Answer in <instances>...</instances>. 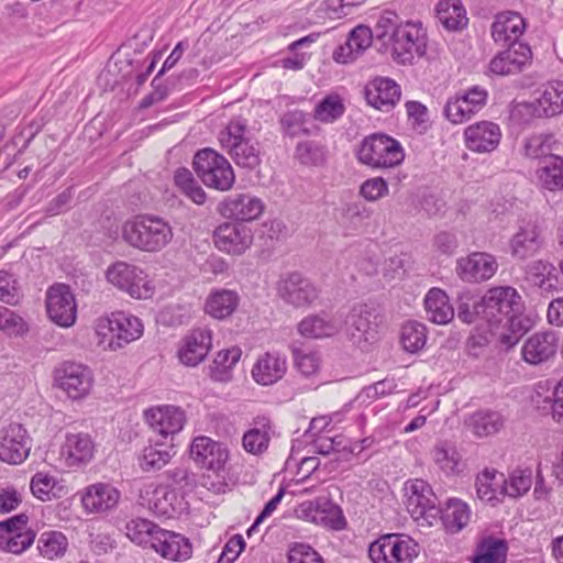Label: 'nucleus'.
<instances>
[{
    "label": "nucleus",
    "mask_w": 563,
    "mask_h": 563,
    "mask_svg": "<svg viewBox=\"0 0 563 563\" xmlns=\"http://www.w3.org/2000/svg\"><path fill=\"white\" fill-rule=\"evenodd\" d=\"M477 495L482 500L500 501L504 497V474L495 470H484L476 478Z\"/></svg>",
    "instance_id": "nucleus-43"
},
{
    "label": "nucleus",
    "mask_w": 563,
    "mask_h": 563,
    "mask_svg": "<svg viewBox=\"0 0 563 563\" xmlns=\"http://www.w3.org/2000/svg\"><path fill=\"white\" fill-rule=\"evenodd\" d=\"M240 297L231 289H213L206 299L205 311L214 319L223 320L238 308Z\"/></svg>",
    "instance_id": "nucleus-35"
},
{
    "label": "nucleus",
    "mask_w": 563,
    "mask_h": 563,
    "mask_svg": "<svg viewBox=\"0 0 563 563\" xmlns=\"http://www.w3.org/2000/svg\"><path fill=\"white\" fill-rule=\"evenodd\" d=\"M526 30L525 19L517 12L507 11L496 15L492 24V37L496 43H516Z\"/></svg>",
    "instance_id": "nucleus-32"
},
{
    "label": "nucleus",
    "mask_w": 563,
    "mask_h": 563,
    "mask_svg": "<svg viewBox=\"0 0 563 563\" xmlns=\"http://www.w3.org/2000/svg\"><path fill=\"white\" fill-rule=\"evenodd\" d=\"M287 372V358L273 351L261 354L251 371L252 378L261 386H271L279 382Z\"/></svg>",
    "instance_id": "nucleus-27"
},
{
    "label": "nucleus",
    "mask_w": 563,
    "mask_h": 563,
    "mask_svg": "<svg viewBox=\"0 0 563 563\" xmlns=\"http://www.w3.org/2000/svg\"><path fill=\"white\" fill-rule=\"evenodd\" d=\"M144 419L150 428L163 438L174 437L183 430L186 423L185 411L172 405L146 409Z\"/></svg>",
    "instance_id": "nucleus-20"
},
{
    "label": "nucleus",
    "mask_w": 563,
    "mask_h": 563,
    "mask_svg": "<svg viewBox=\"0 0 563 563\" xmlns=\"http://www.w3.org/2000/svg\"><path fill=\"white\" fill-rule=\"evenodd\" d=\"M420 552L419 544L407 534L387 533L368 547L373 563H413Z\"/></svg>",
    "instance_id": "nucleus-8"
},
{
    "label": "nucleus",
    "mask_w": 563,
    "mask_h": 563,
    "mask_svg": "<svg viewBox=\"0 0 563 563\" xmlns=\"http://www.w3.org/2000/svg\"><path fill=\"white\" fill-rule=\"evenodd\" d=\"M439 518L448 533L455 534L467 527L472 518L470 506L459 498L446 500L443 509H440Z\"/></svg>",
    "instance_id": "nucleus-34"
},
{
    "label": "nucleus",
    "mask_w": 563,
    "mask_h": 563,
    "mask_svg": "<svg viewBox=\"0 0 563 563\" xmlns=\"http://www.w3.org/2000/svg\"><path fill=\"white\" fill-rule=\"evenodd\" d=\"M54 382L68 398L80 400L90 394L95 377L91 368L87 365L76 362H64L55 369Z\"/></svg>",
    "instance_id": "nucleus-13"
},
{
    "label": "nucleus",
    "mask_w": 563,
    "mask_h": 563,
    "mask_svg": "<svg viewBox=\"0 0 563 563\" xmlns=\"http://www.w3.org/2000/svg\"><path fill=\"white\" fill-rule=\"evenodd\" d=\"M378 51L398 65H412L427 53V31L420 21L404 20L395 11L385 10L376 20Z\"/></svg>",
    "instance_id": "nucleus-1"
},
{
    "label": "nucleus",
    "mask_w": 563,
    "mask_h": 563,
    "mask_svg": "<svg viewBox=\"0 0 563 563\" xmlns=\"http://www.w3.org/2000/svg\"><path fill=\"white\" fill-rule=\"evenodd\" d=\"M539 178L549 190L563 189V158L551 156L540 168Z\"/></svg>",
    "instance_id": "nucleus-52"
},
{
    "label": "nucleus",
    "mask_w": 563,
    "mask_h": 563,
    "mask_svg": "<svg viewBox=\"0 0 563 563\" xmlns=\"http://www.w3.org/2000/svg\"><path fill=\"white\" fill-rule=\"evenodd\" d=\"M194 168L202 183L218 190H229L235 180L229 161L212 148H203L194 157Z\"/></svg>",
    "instance_id": "nucleus-9"
},
{
    "label": "nucleus",
    "mask_w": 563,
    "mask_h": 563,
    "mask_svg": "<svg viewBox=\"0 0 563 563\" xmlns=\"http://www.w3.org/2000/svg\"><path fill=\"white\" fill-rule=\"evenodd\" d=\"M176 186L195 203L202 205L206 200L203 189L195 180L191 172L187 168H178L174 175Z\"/></svg>",
    "instance_id": "nucleus-53"
},
{
    "label": "nucleus",
    "mask_w": 563,
    "mask_h": 563,
    "mask_svg": "<svg viewBox=\"0 0 563 563\" xmlns=\"http://www.w3.org/2000/svg\"><path fill=\"white\" fill-rule=\"evenodd\" d=\"M95 452V444L87 433H67L60 446V460L67 467H80L88 464Z\"/></svg>",
    "instance_id": "nucleus-28"
},
{
    "label": "nucleus",
    "mask_w": 563,
    "mask_h": 563,
    "mask_svg": "<svg viewBox=\"0 0 563 563\" xmlns=\"http://www.w3.org/2000/svg\"><path fill=\"white\" fill-rule=\"evenodd\" d=\"M531 485L532 472L530 470H516L508 478L504 476V494L511 498L523 496Z\"/></svg>",
    "instance_id": "nucleus-54"
},
{
    "label": "nucleus",
    "mask_w": 563,
    "mask_h": 563,
    "mask_svg": "<svg viewBox=\"0 0 563 563\" xmlns=\"http://www.w3.org/2000/svg\"><path fill=\"white\" fill-rule=\"evenodd\" d=\"M30 488L33 496L42 501L60 498L66 494L63 483L46 472L35 473L31 478Z\"/></svg>",
    "instance_id": "nucleus-42"
},
{
    "label": "nucleus",
    "mask_w": 563,
    "mask_h": 563,
    "mask_svg": "<svg viewBox=\"0 0 563 563\" xmlns=\"http://www.w3.org/2000/svg\"><path fill=\"white\" fill-rule=\"evenodd\" d=\"M173 455L172 448L164 446L158 442H150L139 454L137 463L143 472H155L167 465Z\"/></svg>",
    "instance_id": "nucleus-44"
},
{
    "label": "nucleus",
    "mask_w": 563,
    "mask_h": 563,
    "mask_svg": "<svg viewBox=\"0 0 563 563\" xmlns=\"http://www.w3.org/2000/svg\"><path fill=\"white\" fill-rule=\"evenodd\" d=\"M501 139L499 125L493 121H478L464 130L465 146L474 153H490Z\"/></svg>",
    "instance_id": "nucleus-21"
},
{
    "label": "nucleus",
    "mask_w": 563,
    "mask_h": 563,
    "mask_svg": "<svg viewBox=\"0 0 563 563\" xmlns=\"http://www.w3.org/2000/svg\"><path fill=\"white\" fill-rule=\"evenodd\" d=\"M542 246L541 228L537 221L522 220L509 241L510 254L517 260L533 256Z\"/></svg>",
    "instance_id": "nucleus-25"
},
{
    "label": "nucleus",
    "mask_w": 563,
    "mask_h": 563,
    "mask_svg": "<svg viewBox=\"0 0 563 563\" xmlns=\"http://www.w3.org/2000/svg\"><path fill=\"white\" fill-rule=\"evenodd\" d=\"M36 533L32 529L24 531L11 530V533H0V551L12 554H22L34 543Z\"/></svg>",
    "instance_id": "nucleus-49"
},
{
    "label": "nucleus",
    "mask_w": 563,
    "mask_h": 563,
    "mask_svg": "<svg viewBox=\"0 0 563 563\" xmlns=\"http://www.w3.org/2000/svg\"><path fill=\"white\" fill-rule=\"evenodd\" d=\"M345 107L339 96H328L316 108L313 118L323 123H331L344 113Z\"/></svg>",
    "instance_id": "nucleus-56"
},
{
    "label": "nucleus",
    "mask_w": 563,
    "mask_h": 563,
    "mask_svg": "<svg viewBox=\"0 0 563 563\" xmlns=\"http://www.w3.org/2000/svg\"><path fill=\"white\" fill-rule=\"evenodd\" d=\"M152 486L145 489V494H151L148 508L158 517L170 518L176 514L177 494L175 489L167 485H157L152 490Z\"/></svg>",
    "instance_id": "nucleus-39"
},
{
    "label": "nucleus",
    "mask_w": 563,
    "mask_h": 563,
    "mask_svg": "<svg viewBox=\"0 0 563 563\" xmlns=\"http://www.w3.org/2000/svg\"><path fill=\"white\" fill-rule=\"evenodd\" d=\"M432 459L446 475H454L460 472L461 455L454 445L445 441H440L433 446Z\"/></svg>",
    "instance_id": "nucleus-47"
},
{
    "label": "nucleus",
    "mask_w": 563,
    "mask_h": 563,
    "mask_svg": "<svg viewBox=\"0 0 563 563\" xmlns=\"http://www.w3.org/2000/svg\"><path fill=\"white\" fill-rule=\"evenodd\" d=\"M276 295L285 305L300 309L312 306L319 299L320 289L308 277L291 272L277 280Z\"/></svg>",
    "instance_id": "nucleus-11"
},
{
    "label": "nucleus",
    "mask_w": 563,
    "mask_h": 563,
    "mask_svg": "<svg viewBox=\"0 0 563 563\" xmlns=\"http://www.w3.org/2000/svg\"><path fill=\"white\" fill-rule=\"evenodd\" d=\"M498 264L488 253L475 252L457 261V275L465 282L478 283L493 277Z\"/></svg>",
    "instance_id": "nucleus-26"
},
{
    "label": "nucleus",
    "mask_w": 563,
    "mask_h": 563,
    "mask_svg": "<svg viewBox=\"0 0 563 563\" xmlns=\"http://www.w3.org/2000/svg\"><path fill=\"white\" fill-rule=\"evenodd\" d=\"M190 455L201 468L219 474L225 470L230 451L227 444L206 435H199L191 442Z\"/></svg>",
    "instance_id": "nucleus-16"
},
{
    "label": "nucleus",
    "mask_w": 563,
    "mask_h": 563,
    "mask_svg": "<svg viewBox=\"0 0 563 563\" xmlns=\"http://www.w3.org/2000/svg\"><path fill=\"white\" fill-rule=\"evenodd\" d=\"M400 341L407 352L416 353L427 342V328L423 323L408 321L401 327Z\"/></svg>",
    "instance_id": "nucleus-51"
},
{
    "label": "nucleus",
    "mask_w": 563,
    "mask_h": 563,
    "mask_svg": "<svg viewBox=\"0 0 563 563\" xmlns=\"http://www.w3.org/2000/svg\"><path fill=\"white\" fill-rule=\"evenodd\" d=\"M115 343L110 342V351L123 347L125 344L137 340L143 334L142 321L132 314L123 311H115Z\"/></svg>",
    "instance_id": "nucleus-38"
},
{
    "label": "nucleus",
    "mask_w": 563,
    "mask_h": 563,
    "mask_svg": "<svg viewBox=\"0 0 563 563\" xmlns=\"http://www.w3.org/2000/svg\"><path fill=\"white\" fill-rule=\"evenodd\" d=\"M343 328V313L321 311L305 317L297 325L298 333L307 339L331 338Z\"/></svg>",
    "instance_id": "nucleus-23"
},
{
    "label": "nucleus",
    "mask_w": 563,
    "mask_h": 563,
    "mask_svg": "<svg viewBox=\"0 0 563 563\" xmlns=\"http://www.w3.org/2000/svg\"><path fill=\"white\" fill-rule=\"evenodd\" d=\"M0 331L9 336L21 338L29 332V325L15 311L0 306Z\"/></svg>",
    "instance_id": "nucleus-55"
},
{
    "label": "nucleus",
    "mask_w": 563,
    "mask_h": 563,
    "mask_svg": "<svg viewBox=\"0 0 563 563\" xmlns=\"http://www.w3.org/2000/svg\"><path fill=\"white\" fill-rule=\"evenodd\" d=\"M554 271L552 264L547 261L538 260L531 262L526 269L527 278L539 288H547V283L550 282V275Z\"/></svg>",
    "instance_id": "nucleus-60"
},
{
    "label": "nucleus",
    "mask_w": 563,
    "mask_h": 563,
    "mask_svg": "<svg viewBox=\"0 0 563 563\" xmlns=\"http://www.w3.org/2000/svg\"><path fill=\"white\" fill-rule=\"evenodd\" d=\"M353 253H357L356 264L360 269L367 275H373L377 272L379 263L378 246L375 243H367L364 249H355Z\"/></svg>",
    "instance_id": "nucleus-59"
},
{
    "label": "nucleus",
    "mask_w": 563,
    "mask_h": 563,
    "mask_svg": "<svg viewBox=\"0 0 563 563\" xmlns=\"http://www.w3.org/2000/svg\"><path fill=\"white\" fill-rule=\"evenodd\" d=\"M530 57L531 51L526 45H511L490 60L489 70L498 76L518 74L527 66Z\"/></svg>",
    "instance_id": "nucleus-31"
},
{
    "label": "nucleus",
    "mask_w": 563,
    "mask_h": 563,
    "mask_svg": "<svg viewBox=\"0 0 563 563\" xmlns=\"http://www.w3.org/2000/svg\"><path fill=\"white\" fill-rule=\"evenodd\" d=\"M256 220L257 217H250L220 224L214 231L216 246L231 255L245 253L253 243V228L251 224Z\"/></svg>",
    "instance_id": "nucleus-14"
},
{
    "label": "nucleus",
    "mask_w": 563,
    "mask_h": 563,
    "mask_svg": "<svg viewBox=\"0 0 563 563\" xmlns=\"http://www.w3.org/2000/svg\"><path fill=\"white\" fill-rule=\"evenodd\" d=\"M46 311L49 319L59 327L69 328L77 318V306L69 286L55 284L46 291Z\"/></svg>",
    "instance_id": "nucleus-17"
},
{
    "label": "nucleus",
    "mask_w": 563,
    "mask_h": 563,
    "mask_svg": "<svg viewBox=\"0 0 563 563\" xmlns=\"http://www.w3.org/2000/svg\"><path fill=\"white\" fill-rule=\"evenodd\" d=\"M31 439L20 423H11L0 430V460L8 464H21L30 454Z\"/></svg>",
    "instance_id": "nucleus-19"
},
{
    "label": "nucleus",
    "mask_w": 563,
    "mask_h": 563,
    "mask_svg": "<svg viewBox=\"0 0 563 563\" xmlns=\"http://www.w3.org/2000/svg\"><path fill=\"white\" fill-rule=\"evenodd\" d=\"M507 545L503 540L488 538L483 540L475 550L473 563H505Z\"/></svg>",
    "instance_id": "nucleus-48"
},
{
    "label": "nucleus",
    "mask_w": 563,
    "mask_h": 563,
    "mask_svg": "<svg viewBox=\"0 0 563 563\" xmlns=\"http://www.w3.org/2000/svg\"><path fill=\"white\" fill-rule=\"evenodd\" d=\"M540 115L552 118L563 113V81L554 80L543 85L536 100Z\"/></svg>",
    "instance_id": "nucleus-37"
},
{
    "label": "nucleus",
    "mask_w": 563,
    "mask_h": 563,
    "mask_svg": "<svg viewBox=\"0 0 563 563\" xmlns=\"http://www.w3.org/2000/svg\"><path fill=\"white\" fill-rule=\"evenodd\" d=\"M21 299L16 278L7 272L0 271V301L15 306Z\"/></svg>",
    "instance_id": "nucleus-61"
},
{
    "label": "nucleus",
    "mask_w": 563,
    "mask_h": 563,
    "mask_svg": "<svg viewBox=\"0 0 563 563\" xmlns=\"http://www.w3.org/2000/svg\"><path fill=\"white\" fill-rule=\"evenodd\" d=\"M289 563H325L322 556L309 544L294 543L288 550Z\"/></svg>",
    "instance_id": "nucleus-64"
},
{
    "label": "nucleus",
    "mask_w": 563,
    "mask_h": 563,
    "mask_svg": "<svg viewBox=\"0 0 563 563\" xmlns=\"http://www.w3.org/2000/svg\"><path fill=\"white\" fill-rule=\"evenodd\" d=\"M400 86L389 78H375L365 88V98L369 106L380 111H389L400 100Z\"/></svg>",
    "instance_id": "nucleus-29"
},
{
    "label": "nucleus",
    "mask_w": 563,
    "mask_h": 563,
    "mask_svg": "<svg viewBox=\"0 0 563 563\" xmlns=\"http://www.w3.org/2000/svg\"><path fill=\"white\" fill-rule=\"evenodd\" d=\"M225 211H263L264 202L250 194H234L223 202Z\"/></svg>",
    "instance_id": "nucleus-57"
},
{
    "label": "nucleus",
    "mask_w": 563,
    "mask_h": 563,
    "mask_svg": "<svg viewBox=\"0 0 563 563\" xmlns=\"http://www.w3.org/2000/svg\"><path fill=\"white\" fill-rule=\"evenodd\" d=\"M475 309L492 331L497 332L504 344L512 346L518 342L521 335V320L518 316L521 309V297L514 287L490 288L475 303Z\"/></svg>",
    "instance_id": "nucleus-2"
},
{
    "label": "nucleus",
    "mask_w": 563,
    "mask_h": 563,
    "mask_svg": "<svg viewBox=\"0 0 563 563\" xmlns=\"http://www.w3.org/2000/svg\"><path fill=\"white\" fill-rule=\"evenodd\" d=\"M354 7L355 3L347 0H324L318 11L320 18L335 20L349 15Z\"/></svg>",
    "instance_id": "nucleus-62"
},
{
    "label": "nucleus",
    "mask_w": 563,
    "mask_h": 563,
    "mask_svg": "<svg viewBox=\"0 0 563 563\" xmlns=\"http://www.w3.org/2000/svg\"><path fill=\"white\" fill-rule=\"evenodd\" d=\"M487 98L488 92L479 86L456 92L448 98L443 115L453 124H462L485 107Z\"/></svg>",
    "instance_id": "nucleus-15"
},
{
    "label": "nucleus",
    "mask_w": 563,
    "mask_h": 563,
    "mask_svg": "<svg viewBox=\"0 0 563 563\" xmlns=\"http://www.w3.org/2000/svg\"><path fill=\"white\" fill-rule=\"evenodd\" d=\"M466 426L478 438L489 437L504 427V418L496 411H477L468 418Z\"/></svg>",
    "instance_id": "nucleus-46"
},
{
    "label": "nucleus",
    "mask_w": 563,
    "mask_h": 563,
    "mask_svg": "<svg viewBox=\"0 0 563 563\" xmlns=\"http://www.w3.org/2000/svg\"><path fill=\"white\" fill-rule=\"evenodd\" d=\"M428 320L437 324H448L454 318V309L448 295L440 288H431L424 297Z\"/></svg>",
    "instance_id": "nucleus-36"
},
{
    "label": "nucleus",
    "mask_w": 563,
    "mask_h": 563,
    "mask_svg": "<svg viewBox=\"0 0 563 563\" xmlns=\"http://www.w3.org/2000/svg\"><path fill=\"white\" fill-rule=\"evenodd\" d=\"M296 518L329 527L333 530H341L345 526V519L335 505L325 499L307 500L295 508Z\"/></svg>",
    "instance_id": "nucleus-18"
},
{
    "label": "nucleus",
    "mask_w": 563,
    "mask_h": 563,
    "mask_svg": "<svg viewBox=\"0 0 563 563\" xmlns=\"http://www.w3.org/2000/svg\"><path fill=\"white\" fill-rule=\"evenodd\" d=\"M125 534L132 542L154 550L165 560L183 562L192 554V545L188 538L163 529L147 519L130 520L125 526Z\"/></svg>",
    "instance_id": "nucleus-3"
},
{
    "label": "nucleus",
    "mask_w": 563,
    "mask_h": 563,
    "mask_svg": "<svg viewBox=\"0 0 563 563\" xmlns=\"http://www.w3.org/2000/svg\"><path fill=\"white\" fill-rule=\"evenodd\" d=\"M122 236L135 249L144 252H158L172 241L173 230L163 218L152 213H142L123 224Z\"/></svg>",
    "instance_id": "nucleus-4"
},
{
    "label": "nucleus",
    "mask_w": 563,
    "mask_h": 563,
    "mask_svg": "<svg viewBox=\"0 0 563 563\" xmlns=\"http://www.w3.org/2000/svg\"><path fill=\"white\" fill-rule=\"evenodd\" d=\"M406 507L412 519L422 527H432L439 519L438 498L423 479L415 478L405 485Z\"/></svg>",
    "instance_id": "nucleus-10"
},
{
    "label": "nucleus",
    "mask_w": 563,
    "mask_h": 563,
    "mask_svg": "<svg viewBox=\"0 0 563 563\" xmlns=\"http://www.w3.org/2000/svg\"><path fill=\"white\" fill-rule=\"evenodd\" d=\"M68 545V539L62 531L47 530L40 534L36 549L41 558L55 561L66 554Z\"/></svg>",
    "instance_id": "nucleus-40"
},
{
    "label": "nucleus",
    "mask_w": 563,
    "mask_h": 563,
    "mask_svg": "<svg viewBox=\"0 0 563 563\" xmlns=\"http://www.w3.org/2000/svg\"><path fill=\"white\" fill-rule=\"evenodd\" d=\"M121 498L120 490L110 483H95L81 493V505L87 514H103L114 509Z\"/></svg>",
    "instance_id": "nucleus-22"
},
{
    "label": "nucleus",
    "mask_w": 563,
    "mask_h": 563,
    "mask_svg": "<svg viewBox=\"0 0 563 563\" xmlns=\"http://www.w3.org/2000/svg\"><path fill=\"white\" fill-rule=\"evenodd\" d=\"M241 349H231L218 352L212 364L209 366V376L216 382L227 383L232 378V369L241 357Z\"/></svg>",
    "instance_id": "nucleus-45"
},
{
    "label": "nucleus",
    "mask_w": 563,
    "mask_h": 563,
    "mask_svg": "<svg viewBox=\"0 0 563 563\" xmlns=\"http://www.w3.org/2000/svg\"><path fill=\"white\" fill-rule=\"evenodd\" d=\"M297 369L305 376H312L319 372L321 357L313 351H296L294 354Z\"/></svg>",
    "instance_id": "nucleus-63"
},
{
    "label": "nucleus",
    "mask_w": 563,
    "mask_h": 563,
    "mask_svg": "<svg viewBox=\"0 0 563 563\" xmlns=\"http://www.w3.org/2000/svg\"><path fill=\"white\" fill-rule=\"evenodd\" d=\"M115 312L110 316L101 317L96 321V335L98 336V344L104 350H110V342L115 343Z\"/></svg>",
    "instance_id": "nucleus-58"
},
{
    "label": "nucleus",
    "mask_w": 563,
    "mask_h": 563,
    "mask_svg": "<svg viewBox=\"0 0 563 563\" xmlns=\"http://www.w3.org/2000/svg\"><path fill=\"white\" fill-rule=\"evenodd\" d=\"M274 434L275 429L272 420L266 416H258L254 418L252 428L244 433L242 445L251 454H262L268 449Z\"/></svg>",
    "instance_id": "nucleus-33"
},
{
    "label": "nucleus",
    "mask_w": 563,
    "mask_h": 563,
    "mask_svg": "<svg viewBox=\"0 0 563 563\" xmlns=\"http://www.w3.org/2000/svg\"><path fill=\"white\" fill-rule=\"evenodd\" d=\"M106 279L118 290L134 299H147L154 294V285L140 266L125 261H117L106 271Z\"/></svg>",
    "instance_id": "nucleus-6"
},
{
    "label": "nucleus",
    "mask_w": 563,
    "mask_h": 563,
    "mask_svg": "<svg viewBox=\"0 0 563 563\" xmlns=\"http://www.w3.org/2000/svg\"><path fill=\"white\" fill-rule=\"evenodd\" d=\"M246 121L232 119L219 134V142L240 167L254 169L261 164L258 144L246 137Z\"/></svg>",
    "instance_id": "nucleus-5"
},
{
    "label": "nucleus",
    "mask_w": 563,
    "mask_h": 563,
    "mask_svg": "<svg viewBox=\"0 0 563 563\" xmlns=\"http://www.w3.org/2000/svg\"><path fill=\"white\" fill-rule=\"evenodd\" d=\"M435 11L439 22L449 31H459L467 25L466 11L460 0H441Z\"/></svg>",
    "instance_id": "nucleus-41"
},
{
    "label": "nucleus",
    "mask_w": 563,
    "mask_h": 563,
    "mask_svg": "<svg viewBox=\"0 0 563 563\" xmlns=\"http://www.w3.org/2000/svg\"><path fill=\"white\" fill-rule=\"evenodd\" d=\"M379 322V314L366 303L353 306L350 312L343 316L346 334L362 349L377 341Z\"/></svg>",
    "instance_id": "nucleus-12"
},
{
    "label": "nucleus",
    "mask_w": 563,
    "mask_h": 563,
    "mask_svg": "<svg viewBox=\"0 0 563 563\" xmlns=\"http://www.w3.org/2000/svg\"><path fill=\"white\" fill-rule=\"evenodd\" d=\"M558 342L559 339L554 332H537L523 343L522 357L532 365L544 363L555 355Z\"/></svg>",
    "instance_id": "nucleus-30"
},
{
    "label": "nucleus",
    "mask_w": 563,
    "mask_h": 563,
    "mask_svg": "<svg viewBox=\"0 0 563 563\" xmlns=\"http://www.w3.org/2000/svg\"><path fill=\"white\" fill-rule=\"evenodd\" d=\"M211 347V330L197 328L183 339L178 350V358L186 366H197L206 358Z\"/></svg>",
    "instance_id": "nucleus-24"
},
{
    "label": "nucleus",
    "mask_w": 563,
    "mask_h": 563,
    "mask_svg": "<svg viewBox=\"0 0 563 563\" xmlns=\"http://www.w3.org/2000/svg\"><path fill=\"white\" fill-rule=\"evenodd\" d=\"M358 161L373 168H390L399 165L404 158V150L398 141L375 133L365 137L357 151Z\"/></svg>",
    "instance_id": "nucleus-7"
},
{
    "label": "nucleus",
    "mask_w": 563,
    "mask_h": 563,
    "mask_svg": "<svg viewBox=\"0 0 563 563\" xmlns=\"http://www.w3.org/2000/svg\"><path fill=\"white\" fill-rule=\"evenodd\" d=\"M295 158L305 166H320L327 159V151L320 143L306 140L296 145Z\"/></svg>",
    "instance_id": "nucleus-50"
}]
</instances>
